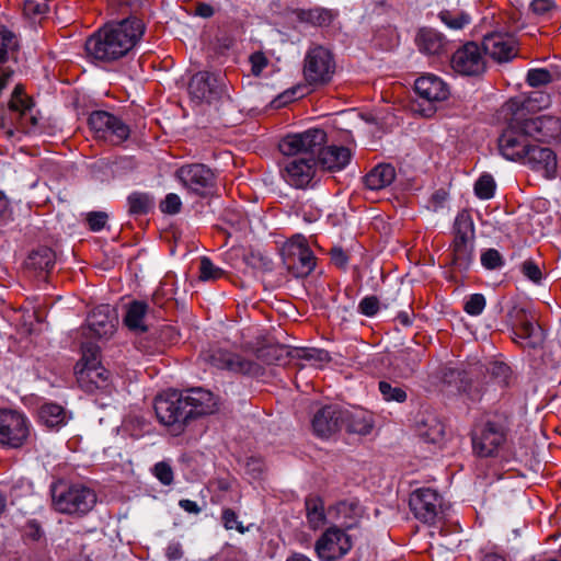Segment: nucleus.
Returning <instances> with one entry per match:
<instances>
[{
	"label": "nucleus",
	"instance_id": "nucleus-1",
	"mask_svg": "<svg viewBox=\"0 0 561 561\" xmlns=\"http://www.w3.org/2000/svg\"><path fill=\"white\" fill-rule=\"evenodd\" d=\"M327 144V134L320 128L287 135L278 147L289 159L284 163L282 175L287 184L305 190L312 186L316 175V152Z\"/></svg>",
	"mask_w": 561,
	"mask_h": 561
},
{
	"label": "nucleus",
	"instance_id": "nucleus-2",
	"mask_svg": "<svg viewBox=\"0 0 561 561\" xmlns=\"http://www.w3.org/2000/svg\"><path fill=\"white\" fill-rule=\"evenodd\" d=\"M144 33L145 24L136 16L106 23L85 41V53L93 61H116L137 45Z\"/></svg>",
	"mask_w": 561,
	"mask_h": 561
},
{
	"label": "nucleus",
	"instance_id": "nucleus-3",
	"mask_svg": "<svg viewBox=\"0 0 561 561\" xmlns=\"http://www.w3.org/2000/svg\"><path fill=\"white\" fill-rule=\"evenodd\" d=\"M455 374V371H451ZM459 378L458 389L467 393L472 400L481 398L483 385L493 381L501 388L510 385L511 367L504 362L489 360L486 363H469L462 370L456 371Z\"/></svg>",
	"mask_w": 561,
	"mask_h": 561
},
{
	"label": "nucleus",
	"instance_id": "nucleus-4",
	"mask_svg": "<svg viewBox=\"0 0 561 561\" xmlns=\"http://www.w3.org/2000/svg\"><path fill=\"white\" fill-rule=\"evenodd\" d=\"M51 501L54 510L59 513L83 516L94 507L96 494L81 484L67 485L59 482L51 486Z\"/></svg>",
	"mask_w": 561,
	"mask_h": 561
},
{
	"label": "nucleus",
	"instance_id": "nucleus-5",
	"mask_svg": "<svg viewBox=\"0 0 561 561\" xmlns=\"http://www.w3.org/2000/svg\"><path fill=\"white\" fill-rule=\"evenodd\" d=\"M454 240L450 244L451 263L459 271H466L473 260L476 231L471 215L460 211L454 222Z\"/></svg>",
	"mask_w": 561,
	"mask_h": 561
},
{
	"label": "nucleus",
	"instance_id": "nucleus-6",
	"mask_svg": "<svg viewBox=\"0 0 561 561\" xmlns=\"http://www.w3.org/2000/svg\"><path fill=\"white\" fill-rule=\"evenodd\" d=\"M454 240L450 244L451 263L459 271H466L473 260L476 231L471 215L460 211L454 222Z\"/></svg>",
	"mask_w": 561,
	"mask_h": 561
},
{
	"label": "nucleus",
	"instance_id": "nucleus-7",
	"mask_svg": "<svg viewBox=\"0 0 561 561\" xmlns=\"http://www.w3.org/2000/svg\"><path fill=\"white\" fill-rule=\"evenodd\" d=\"M154 412L158 421L169 427L173 435L183 433L190 422L181 391L170 390L157 396Z\"/></svg>",
	"mask_w": 561,
	"mask_h": 561
},
{
	"label": "nucleus",
	"instance_id": "nucleus-8",
	"mask_svg": "<svg viewBox=\"0 0 561 561\" xmlns=\"http://www.w3.org/2000/svg\"><path fill=\"white\" fill-rule=\"evenodd\" d=\"M518 106V101L510 100L503 107V111L506 114L512 113L513 117L499 138V149L505 159L519 162L530 142L529 137L522 130L519 117L515 115Z\"/></svg>",
	"mask_w": 561,
	"mask_h": 561
},
{
	"label": "nucleus",
	"instance_id": "nucleus-9",
	"mask_svg": "<svg viewBox=\"0 0 561 561\" xmlns=\"http://www.w3.org/2000/svg\"><path fill=\"white\" fill-rule=\"evenodd\" d=\"M175 176L188 193L198 197H207L215 192L216 174L203 163L182 165L176 170Z\"/></svg>",
	"mask_w": 561,
	"mask_h": 561
},
{
	"label": "nucleus",
	"instance_id": "nucleus-10",
	"mask_svg": "<svg viewBox=\"0 0 561 561\" xmlns=\"http://www.w3.org/2000/svg\"><path fill=\"white\" fill-rule=\"evenodd\" d=\"M283 260L295 277L308 276L316 266V257L305 237L294 236L284 247Z\"/></svg>",
	"mask_w": 561,
	"mask_h": 561
},
{
	"label": "nucleus",
	"instance_id": "nucleus-11",
	"mask_svg": "<svg viewBox=\"0 0 561 561\" xmlns=\"http://www.w3.org/2000/svg\"><path fill=\"white\" fill-rule=\"evenodd\" d=\"M225 78L220 72L198 71L188 82V94L196 103L211 104L225 93Z\"/></svg>",
	"mask_w": 561,
	"mask_h": 561
},
{
	"label": "nucleus",
	"instance_id": "nucleus-12",
	"mask_svg": "<svg viewBox=\"0 0 561 561\" xmlns=\"http://www.w3.org/2000/svg\"><path fill=\"white\" fill-rule=\"evenodd\" d=\"M30 436V422L20 411L0 409V444L10 448L22 447Z\"/></svg>",
	"mask_w": 561,
	"mask_h": 561
},
{
	"label": "nucleus",
	"instance_id": "nucleus-13",
	"mask_svg": "<svg viewBox=\"0 0 561 561\" xmlns=\"http://www.w3.org/2000/svg\"><path fill=\"white\" fill-rule=\"evenodd\" d=\"M507 425L503 420L488 421L472 436L473 450L480 457H491L497 454L507 438Z\"/></svg>",
	"mask_w": 561,
	"mask_h": 561
},
{
	"label": "nucleus",
	"instance_id": "nucleus-14",
	"mask_svg": "<svg viewBox=\"0 0 561 561\" xmlns=\"http://www.w3.org/2000/svg\"><path fill=\"white\" fill-rule=\"evenodd\" d=\"M508 317L514 334L513 340L516 343L523 347L536 348L543 342L541 328L526 309L514 307Z\"/></svg>",
	"mask_w": 561,
	"mask_h": 561
},
{
	"label": "nucleus",
	"instance_id": "nucleus-15",
	"mask_svg": "<svg viewBox=\"0 0 561 561\" xmlns=\"http://www.w3.org/2000/svg\"><path fill=\"white\" fill-rule=\"evenodd\" d=\"M351 537L344 529L329 527L316 541L314 550L321 561H337L352 549Z\"/></svg>",
	"mask_w": 561,
	"mask_h": 561
},
{
	"label": "nucleus",
	"instance_id": "nucleus-16",
	"mask_svg": "<svg viewBox=\"0 0 561 561\" xmlns=\"http://www.w3.org/2000/svg\"><path fill=\"white\" fill-rule=\"evenodd\" d=\"M334 68L333 56L329 49L322 46L309 48L305 57L304 75L310 84L329 82Z\"/></svg>",
	"mask_w": 561,
	"mask_h": 561
},
{
	"label": "nucleus",
	"instance_id": "nucleus-17",
	"mask_svg": "<svg viewBox=\"0 0 561 561\" xmlns=\"http://www.w3.org/2000/svg\"><path fill=\"white\" fill-rule=\"evenodd\" d=\"M89 126L98 138L114 145L125 141L130 134L128 125L121 118L105 111H94L89 116Z\"/></svg>",
	"mask_w": 561,
	"mask_h": 561
},
{
	"label": "nucleus",
	"instance_id": "nucleus-18",
	"mask_svg": "<svg viewBox=\"0 0 561 561\" xmlns=\"http://www.w3.org/2000/svg\"><path fill=\"white\" fill-rule=\"evenodd\" d=\"M9 113L10 118L15 119L24 133L36 134L38 131V118L34 113V103L20 84L12 92L9 101Z\"/></svg>",
	"mask_w": 561,
	"mask_h": 561
},
{
	"label": "nucleus",
	"instance_id": "nucleus-19",
	"mask_svg": "<svg viewBox=\"0 0 561 561\" xmlns=\"http://www.w3.org/2000/svg\"><path fill=\"white\" fill-rule=\"evenodd\" d=\"M443 499L438 492L431 488H421L410 495L409 505L415 518L432 524L442 510Z\"/></svg>",
	"mask_w": 561,
	"mask_h": 561
},
{
	"label": "nucleus",
	"instance_id": "nucleus-20",
	"mask_svg": "<svg viewBox=\"0 0 561 561\" xmlns=\"http://www.w3.org/2000/svg\"><path fill=\"white\" fill-rule=\"evenodd\" d=\"M450 65L455 72L462 76H479L485 70L483 49L469 42L453 54Z\"/></svg>",
	"mask_w": 561,
	"mask_h": 561
},
{
	"label": "nucleus",
	"instance_id": "nucleus-21",
	"mask_svg": "<svg viewBox=\"0 0 561 561\" xmlns=\"http://www.w3.org/2000/svg\"><path fill=\"white\" fill-rule=\"evenodd\" d=\"M519 117L522 130L529 137L539 142H548L557 139L561 135V122L558 117L541 115L530 118H523L522 114L515 113Z\"/></svg>",
	"mask_w": 561,
	"mask_h": 561
},
{
	"label": "nucleus",
	"instance_id": "nucleus-22",
	"mask_svg": "<svg viewBox=\"0 0 561 561\" xmlns=\"http://www.w3.org/2000/svg\"><path fill=\"white\" fill-rule=\"evenodd\" d=\"M186 405L190 421L204 415L213 414L218 408L216 396L201 387L185 389L181 391Z\"/></svg>",
	"mask_w": 561,
	"mask_h": 561
},
{
	"label": "nucleus",
	"instance_id": "nucleus-23",
	"mask_svg": "<svg viewBox=\"0 0 561 561\" xmlns=\"http://www.w3.org/2000/svg\"><path fill=\"white\" fill-rule=\"evenodd\" d=\"M209 359L211 365L219 369H226L242 375L260 376L263 370L262 366L256 362L228 351H216L210 355Z\"/></svg>",
	"mask_w": 561,
	"mask_h": 561
},
{
	"label": "nucleus",
	"instance_id": "nucleus-24",
	"mask_svg": "<svg viewBox=\"0 0 561 561\" xmlns=\"http://www.w3.org/2000/svg\"><path fill=\"white\" fill-rule=\"evenodd\" d=\"M482 49L497 62H507L516 57L517 48L515 38L507 33H492L485 35Z\"/></svg>",
	"mask_w": 561,
	"mask_h": 561
},
{
	"label": "nucleus",
	"instance_id": "nucleus-25",
	"mask_svg": "<svg viewBox=\"0 0 561 561\" xmlns=\"http://www.w3.org/2000/svg\"><path fill=\"white\" fill-rule=\"evenodd\" d=\"M343 407L329 404L319 409L312 417L313 433L319 437H330L343 427Z\"/></svg>",
	"mask_w": 561,
	"mask_h": 561
},
{
	"label": "nucleus",
	"instance_id": "nucleus-26",
	"mask_svg": "<svg viewBox=\"0 0 561 561\" xmlns=\"http://www.w3.org/2000/svg\"><path fill=\"white\" fill-rule=\"evenodd\" d=\"M117 323L115 309L110 305L98 306L88 317V332L90 337L108 339L113 335Z\"/></svg>",
	"mask_w": 561,
	"mask_h": 561
},
{
	"label": "nucleus",
	"instance_id": "nucleus-27",
	"mask_svg": "<svg viewBox=\"0 0 561 561\" xmlns=\"http://www.w3.org/2000/svg\"><path fill=\"white\" fill-rule=\"evenodd\" d=\"M519 162L533 170L541 171L547 179L556 176L557 157L550 148L529 144Z\"/></svg>",
	"mask_w": 561,
	"mask_h": 561
},
{
	"label": "nucleus",
	"instance_id": "nucleus-28",
	"mask_svg": "<svg viewBox=\"0 0 561 561\" xmlns=\"http://www.w3.org/2000/svg\"><path fill=\"white\" fill-rule=\"evenodd\" d=\"M79 387L88 392L94 393L98 390L111 392L110 373L102 365L85 366L75 369Z\"/></svg>",
	"mask_w": 561,
	"mask_h": 561
},
{
	"label": "nucleus",
	"instance_id": "nucleus-29",
	"mask_svg": "<svg viewBox=\"0 0 561 561\" xmlns=\"http://www.w3.org/2000/svg\"><path fill=\"white\" fill-rule=\"evenodd\" d=\"M352 159V152L343 146H320L316 152V163L323 170L336 172L345 169Z\"/></svg>",
	"mask_w": 561,
	"mask_h": 561
},
{
	"label": "nucleus",
	"instance_id": "nucleus-30",
	"mask_svg": "<svg viewBox=\"0 0 561 561\" xmlns=\"http://www.w3.org/2000/svg\"><path fill=\"white\" fill-rule=\"evenodd\" d=\"M416 94L428 103L440 102L448 98L447 84L437 76L427 73L415 80Z\"/></svg>",
	"mask_w": 561,
	"mask_h": 561
},
{
	"label": "nucleus",
	"instance_id": "nucleus-31",
	"mask_svg": "<svg viewBox=\"0 0 561 561\" xmlns=\"http://www.w3.org/2000/svg\"><path fill=\"white\" fill-rule=\"evenodd\" d=\"M328 514L341 527L350 529L357 524L363 514V507L356 499L343 500L331 506Z\"/></svg>",
	"mask_w": 561,
	"mask_h": 561
},
{
	"label": "nucleus",
	"instance_id": "nucleus-32",
	"mask_svg": "<svg viewBox=\"0 0 561 561\" xmlns=\"http://www.w3.org/2000/svg\"><path fill=\"white\" fill-rule=\"evenodd\" d=\"M343 427L348 433L358 435H367L374 426L373 415L364 409H345L343 408Z\"/></svg>",
	"mask_w": 561,
	"mask_h": 561
},
{
	"label": "nucleus",
	"instance_id": "nucleus-33",
	"mask_svg": "<svg viewBox=\"0 0 561 561\" xmlns=\"http://www.w3.org/2000/svg\"><path fill=\"white\" fill-rule=\"evenodd\" d=\"M415 41L419 49L427 55H440L448 45L444 35L433 28H421Z\"/></svg>",
	"mask_w": 561,
	"mask_h": 561
},
{
	"label": "nucleus",
	"instance_id": "nucleus-34",
	"mask_svg": "<svg viewBox=\"0 0 561 561\" xmlns=\"http://www.w3.org/2000/svg\"><path fill=\"white\" fill-rule=\"evenodd\" d=\"M396 179V169L390 163H379L364 178L365 185L371 191L389 186Z\"/></svg>",
	"mask_w": 561,
	"mask_h": 561
},
{
	"label": "nucleus",
	"instance_id": "nucleus-35",
	"mask_svg": "<svg viewBox=\"0 0 561 561\" xmlns=\"http://www.w3.org/2000/svg\"><path fill=\"white\" fill-rule=\"evenodd\" d=\"M55 253L51 249L42 247L33 251L25 261V266L30 271L38 273L43 279L46 278V274L54 267Z\"/></svg>",
	"mask_w": 561,
	"mask_h": 561
},
{
	"label": "nucleus",
	"instance_id": "nucleus-36",
	"mask_svg": "<svg viewBox=\"0 0 561 561\" xmlns=\"http://www.w3.org/2000/svg\"><path fill=\"white\" fill-rule=\"evenodd\" d=\"M291 15L301 23H307L312 26H329L334 20V13L325 8L313 9H293Z\"/></svg>",
	"mask_w": 561,
	"mask_h": 561
},
{
	"label": "nucleus",
	"instance_id": "nucleus-37",
	"mask_svg": "<svg viewBox=\"0 0 561 561\" xmlns=\"http://www.w3.org/2000/svg\"><path fill=\"white\" fill-rule=\"evenodd\" d=\"M149 306L145 301L135 300L127 306L126 314L124 317L125 325L135 332H146L145 318L148 312Z\"/></svg>",
	"mask_w": 561,
	"mask_h": 561
},
{
	"label": "nucleus",
	"instance_id": "nucleus-38",
	"mask_svg": "<svg viewBox=\"0 0 561 561\" xmlns=\"http://www.w3.org/2000/svg\"><path fill=\"white\" fill-rule=\"evenodd\" d=\"M39 421L51 430H58L67 423L65 409L56 403H45L38 411Z\"/></svg>",
	"mask_w": 561,
	"mask_h": 561
},
{
	"label": "nucleus",
	"instance_id": "nucleus-39",
	"mask_svg": "<svg viewBox=\"0 0 561 561\" xmlns=\"http://www.w3.org/2000/svg\"><path fill=\"white\" fill-rule=\"evenodd\" d=\"M19 48V42L15 34L7 28L0 30V70L3 71L2 66L10 59L14 58V55ZM8 70H10L8 68Z\"/></svg>",
	"mask_w": 561,
	"mask_h": 561
},
{
	"label": "nucleus",
	"instance_id": "nucleus-40",
	"mask_svg": "<svg viewBox=\"0 0 561 561\" xmlns=\"http://www.w3.org/2000/svg\"><path fill=\"white\" fill-rule=\"evenodd\" d=\"M422 438L428 443H440L445 436V425L434 416H430L419 426Z\"/></svg>",
	"mask_w": 561,
	"mask_h": 561
},
{
	"label": "nucleus",
	"instance_id": "nucleus-41",
	"mask_svg": "<svg viewBox=\"0 0 561 561\" xmlns=\"http://www.w3.org/2000/svg\"><path fill=\"white\" fill-rule=\"evenodd\" d=\"M307 519L312 529H318L325 523L323 502L318 496H308L305 502Z\"/></svg>",
	"mask_w": 561,
	"mask_h": 561
},
{
	"label": "nucleus",
	"instance_id": "nucleus-42",
	"mask_svg": "<svg viewBox=\"0 0 561 561\" xmlns=\"http://www.w3.org/2000/svg\"><path fill=\"white\" fill-rule=\"evenodd\" d=\"M128 210L131 215L148 214L153 207V198L148 193L134 192L127 197Z\"/></svg>",
	"mask_w": 561,
	"mask_h": 561
},
{
	"label": "nucleus",
	"instance_id": "nucleus-43",
	"mask_svg": "<svg viewBox=\"0 0 561 561\" xmlns=\"http://www.w3.org/2000/svg\"><path fill=\"white\" fill-rule=\"evenodd\" d=\"M49 11L47 0H25L23 15L32 23H39Z\"/></svg>",
	"mask_w": 561,
	"mask_h": 561
},
{
	"label": "nucleus",
	"instance_id": "nucleus-44",
	"mask_svg": "<svg viewBox=\"0 0 561 561\" xmlns=\"http://www.w3.org/2000/svg\"><path fill=\"white\" fill-rule=\"evenodd\" d=\"M378 388L382 396V399L387 402L394 401L398 403H402L408 398L405 388L397 383L387 380H381L379 381Z\"/></svg>",
	"mask_w": 561,
	"mask_h": 561
},
{
	"label": "nucleus",
	"instance_id": "nucleus-45",
	"mask_svg": "<svg viewBox=\"0 0 561 561\" xmlns=\"http://www.w3.org/2000/svg\"><path fill=\"white\" fill-rule=\"evenodd\" d=\"M82 348V357L79 363H77L75 369L85 366H96L101 365L100 362V346L92 342H85L81 346Z\"/></svg>",
	"mask_w": 561,
	"mask_h": 561
},
{
	"label": "nucleus",
	"instance_id": "nucleus-46",
	"mask_svg": "<svg viewBox=\"0 0 561 561\" xmlns=\"http://www.w3.org/2000/svg\"><path fill=\"white\" fill-rule=\"evenodd\" d=\"M495 191V182L492 175H481L474 184V193L481 199H490Z\"/></svg>",
	"mask_w": 561,
	"mask_h": 561
},
{
	"label": "nucleus",
	"instance_id": "nucleus-47",
	"mask_svg": "<svg viewBox=\"0 0 561 561\" xmlns=\"http://www.w3.org/2000/svg\"><path fill=\"white\" fill-rule=\"evenodd\" d=\"M224 275V271L214 265L211 260L207 256H203L201 259L199 263V279L207 282V280H215L220 278Z\"/></svg>",
	"mask_w": 561,
	"mask_h": 561
},
{
	"label": "nucleus",
	"instance_id": "nucleus-48",
	"mask_svg": "<svg viewBox=\"0 0 561 561\" xmlns=\"http://www.w3.org/2000/svg\"><path fill=\"white\" fill-rule=\"evenodd\" d=\"M295 209L296 214L301 216L307 222H313L321 216L320 208L313 205L310 201H298L295 205Z\"/></svg>",
	"mask_w": 561,
	"mask_h": 561
},
{
	"label": "nucleus",
	"instance_id": "nucleus-49",
	"mask_svg": "<svg viewBox=\"0 0 561 561\" xmlns=\"http://www.w3.org/2000/svg\"><path fill=\"white\" fill-rule=\"evenodd\" d=\"M153 476L163 484L171 485L174 480L172 467L167 461H159L152 468Z\"/></svg>",
	"mask_w": 561,
	"mask_h": 561
},
{
	"label": "nucleus",
	"instance_id": "nucleus-50",
	"mask_svg": "<svg viewBox=\"0 0 561 561\" xmlns=\"http://www.w3.org/2000/svg\"><path fill=\"white\" fill-rule=\"evenodd\" d=\"M552 76L549 70L543 68L530 69L527 73V83L530 87H541L551 82Z\"/></svg>",
	"mask_w": 561,
	"mask_h": 561
},
{
	"label": "nucleus",
	"instance_id": "nucleus-51",
	"mask_svg": "<svg viewBox=\"0 0 561 561\" xmlns=\"http://www.w3.org/2000/svg\"><path fill=\"white\" fill-rule=\"evenodd\" d=\"M481 264L488 270H496L504 265V260L495 249H488L481 253Z\"/></svg>",
	"mask_w": 561,
	"mask_h": 561
},
{
	"label": "nucleus",
	"instance_id": "nucleus-52",
	"mask_svg": "<svg viewBox=\"0 0 561 561\" xmlns=\"http://www.w3.org/2000/svg\"><path fill=\"white\" fill-rule=\"evenodd\" d=\"M159 207L160 210L164 214L176 215L181 211L182 201L178 194L169 193L164 199L160 202Z\"/></svg>",
	"mask_w": 561,
	"mask_h": 561
},
{
	"label": "nucleus",
	"instance_id": "nucleus-53",
	"mask_svg": "<svg viewBox=\"0 0 561 561\" xmlns=\"http://www.w3.org/2000/svg\"><path fill=\"white\" fill-rule=\"evenodd\" d=\"M439 16L440 20L453 30H461L470 22V18L463 13L454 15L449 11H443Z\"/></svg>",
	"mask_w": 561,
	"mask_h": 561
},
{
	"label": "nucleus",
	"instance_id": "nucleus-54",
	"mask_svg": "<svg viewBox=\"0 0 561 561\" xmlns=\"http://www.w3.org/2000/svg\"><path fill=\"white\" fill-rule=\"evenodd\" d=\"M465 311L470 316H479L485 308V298L482 294H472L465 302Z\"/></svg>",
	"mask_w": 561,
	"mask_h": 561
},
{
	"label": "nucleus",
	"instance_id": "nucleus-55",
	"mask_svg": "<svg viewBox=\"0 0 561 561\" xmlns=\"http://www.w3.org/2000/svg\"><path fill=\"white\" fill-rule=\"evenodd\" d=\"M221 519L224 527L228 530L237 529L240 534H244L248 530V528L238 520L236 512L231 508H225L222 511Z\"/></svg>",
	"mask_w": 561,
	"mask_h": 561
},
{
	"label": "nucleus",
	"instance_id": "nucleus-56",
	"mask_svg": "<svg viewBox=\"0 0 561 561\" xmlns=\"http://www.w3.org/2000/svg\"><path fill=\"white\" fill-rule=\"evenodd\" d=\"M379 300L376 296H366L358 304V311L366 317H374L379 310Z\"/></svg>",
	"mask_w": 561,
	"mask_h": 561
},
{
	"label": "nucleus",
	"instance_id": "nucleus-57",
	"mask_svg": "<svg viewBox=\"0 0 561 561\" xmlns=\"http://www.w3.org/2000/svg\"><path fill=\"white\" fill-rule=\"evenodd\" d=\"M299 357L306 360H313L324 363L330 360V355L324 350L319 348H304L299 353Z\"/></svg>",
	"mask_w": 561,
	"mask_h": 561
},
{
	"label": "nucleus",
	"instance_id": "nucleus-58",
	"mask_svg": "<svg viewBox=\"0 0 561 561\" xmlns=\"http://www.w3.org/2000/svg\"><path fill=\"white\" fill-rule=\"evenodd\" d=\"M554 9V0H533L530 3V10L534 14L539 16H548V14Z\"/></svg>",
	"mask_w": 561,
	"mask_h": 561
},
{
	"label": "nucleus",
	"instance_id": "nucleus-59",
	"mask_svg": "<svg viewBox=\"0 0 561 561\" xmlns=\"http://www.w3.org/2000/svg\"><path fill=\"white\" fill-rule=\"evenodd\" d=\"M522 272L528 279L536 284L540 283L542 278V273L539 266L531 260H526L522 264Z\"/></svg>",
	"mask_w": 561,
	"mask_h": 561
},
{
	"label": "nucleus",
	"instance_id": "nucleus-60",
	"mask_svg": "<svg viewBox=\"0 0 561 561\" xmlns=\"http://www.w3.org/2000/svg\"><path fill=\"white\" fill-rule=\"evenodd\" d=\"M107 218L104 211H92L88 214L87 220L92 231H100L105 227Z\"/></svg>",
	"mask_w": 561,
	"mask_h": 561
},
{
	"label": "nucleus",
	"instance_id": "nucleus-61",
	"mask_svg": "<svg viewBox=\"0 0 561 561\" xmlns=\"http://www.w3.org/2000/svg\"><path fill=\"white\" fill-rule=\"evenodd\" d=\"M330 255H331V262L335 266H337L340 268L346 267V265L348 263V255L342 248H340V247L332 248L330 251Z\"/></svg>",
	"mask_w": 561,
	"mask_h": 561
},
{
	"label": "nucleus",
	"instance_id": "nucleus-62",
	"mask_svg": "<svg viewBox=\"0 0 561 561\" xmlns=\"http://www.w3.org/2000/svg\"><path fill=\"white\" fill-rule=\"evenodd\" d=\"M183 550L180 542H170L165 549V557L169 561H178L182 558Z\"/></svg>",
	"mask_w": 561,
	"mask_h": 561
},
{
	"label": "nucleus",
	"instance_id": "nucleus-63",
	"mask_svg": "<svg viewBox=\"0 0 561 561\" xmlns=\"http://www.w3.org/2000/svg\"><path fill=\"white\" fill-rule=\"evenodd\" d=\"M403 355H405L409 359L407 373L411 374L416 369L417 364L421 360V355L415 351H407L403 353Z\"/></svg>",
	"mask_w": 561,
	"mask_h": 561
},
{
	"label": "nucleus",
	"instance_id": "nucleus-64",
	"mask_svg": "<svg viewBox=\"0 0 561 561\" xmlns=\"http://www.w3.org/2000/svg\"><path fill=\"white\" fill-rule=\"evenodd\" d=\"M247 470L253 472V478H256L263 470V462L259 458H250L247 461Z\"/></svg>",
	"mask_w": 561,
	"mask_h": 561
}]
</instances>
